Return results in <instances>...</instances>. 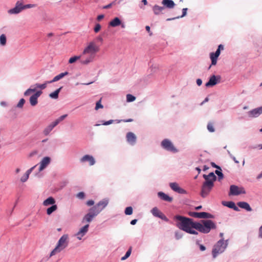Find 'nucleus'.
Returning <instances> with one entry per match:
<instances>
[{
  "mask_svg": "<svg viewBox=\"0 0 262 262\" xmlns=\"http://www.w3.org/2000/svg\"><path fill=\"white\" fill-rule=\"evenodd\" d=\"M203 178L205 181L203 183L200 195L201 196L205 198H206L209 192L211 191L214 186V182L217 180L220 182L224 178V175L222 172L217 174V176L215 174L214 172H210L208 174H204Z\"/></svg>",
  "mask_w": 262,
  "mask_h": 262,
  "instance_id": "obj_1",
  "label": "nucleus"
},
{
  "mask_svg": "<svg viewBox=\"0 0 262 262\" xmlns=\"http://www.w3.org/2000/svg\"><path fill=\"white\" fill-rule=\"evenodd\" d=\"M176 222V226L181 230L192 235H198L199 233L195 230L196 221L192 218H189L181 215H176L174 216Z\"/></svg>",
  "mask_w": 262,
  "mask_h": 262,
  "instance_id": "obj_2",
  "label": "nucleus"
},
{
  "mask_svg": "<svg viewBox=\"0 0 262 262\" xmlns=\"http://www.w3.org/2000/svg\"><path fill=\"white\" fill-rule=\"evenodd\" d=\"M99 51V48L94 41L89 43L88 46L84 48L81 54V63L83 64H88L92 62L96 54Z\"/></svg>",
  "mask_w": 262,
  "mask_h": 262,
  "instance_id": "obj_3",
  "label": "nucleus"
},
{
  "mask_svg": "<svg viewBox=\"0 0 262 262\" xmlns=\"http://www.w3.org/2000/svg\"><path fill=\"white\" fill-rule=\"evenodd\" d=\"M108 204V201L103 200L89 210V212L84 215L82 222L90 223L97 216Z\"/></svg>",
  "mask_w": 262,
  "mask_h": 262,
  "instance_id": "obj_4",
  "label": "nucleus"
},
{
  "mask_svg": "<svg viewBox=\"0 0 262 262\" xmlns=\"http://www.w3.org/2000/svg\"><path fill=\"white\" fill-rule=\"evenodd\" d=\"M195 230L204 234H207L211 230L216 228L215 223L211 220H202L200 222H196Z\"/></svg>",
  "mask_w": 262,
  "mask_h": 262,
  "instance_id": "obj_5",
  "label": "nucleus"
},
{
  "mask_svg": "<svg viewBox=\"0 0 262 262\" xmlns=\"http://www.w3.org/2000/svg\"><path fill=\"white\" fill-rule=\"evenodd\" d=\"M228 244V239L225 241L221 238L213 246L212 250V258H215L219 254L222 253L226 249Z\"/></svg>",
  "mask_w": 262,
  "mask_h": 262,
  "instance_id": "obj_6",
  "label": "nucleus"
},
{
  "mask_svg": "<svg viewBox=\"0 0 262 262\" xmlns=\"http://www.w3.org/2000/svg\"><path fill=\"white\" fill-rule=\"evenodd\" d=\"M68 245V235L67 234L63 235L59 239L56 247L52 250L50 253V256H53L56 254L59 253L62 250L65 249Z\"/></svg>",
  "mask_w": 262,
  "mask_h": 262,
  "instance_id": "obj_7",
  "label": "nucleus"
},
{
  "mask_svg": "<svg viewBox=\"0 0 262 262\" xmlns=\"http://www.w3.org/2000/svg\"><path fill=\"white\" fill-rule=\"evenodd\" d=\"M161 146L164 149L174 154L177 153L179 151L171 141L168 139H163L161 142Z\"/></svg>",
  "mask_w": 262,
  "mask_h": 262,
  "instance_id": "obj_8",
  "label": "nucleus"
},
{
  "mask_svg": "<svg viewBox=\"0 0 262 262\" xmlns=\"http://www.w3.org/2000/svg\"><path fill=\"white\" fill-rule=\"evenodd\" d=\"M188 214L191 216L197 219H213L215 218L214 215L207 212H195V211H189L188 212Z\"/></svg>",
  "mask_w": 262,
  "mask_h": 262,
  "instance_id": "obj_9",
  "label": "nucleus"
},
{
  "mask_svg": "<svg viewBox=\"0 0 262 262\" xmlns=\"http://www.w3.org/2000/svg\"><path fill=\"white\" fill-rule=\"evenodd\" d=\"M222 77L220 75H211L208 78V80L205 84L206 88H212L221 83Z\"/></svg>",
  "mask_w": 262,
  "mask_h": 262,
  "instance_id": "obj_10",
  "label": "nucleus"
},
{
  "mask_svg": "<svg viewBox=\"0 0 262 262\" xmlns=\"http://www.w3.org/2000/svg\"><path fill=\"white\" fill-rule=\"evenodd\" d=\"M246 190L243 187H238L233 184L230 186L228 195L229 196H238L240 194H246Z\"/></svg>",
  "mask_w": 262,
  "mask_h": 262,
  "instance_id": "obj_11",
  "label": "nucleus"
},
{
  "mask_svg": "<svg viewBox=\"0 0 262 262\" xmlns=\"http://www.w3.org/2000/svg\"><path fill=\"white\" fill-rule=\"evenodd\" d=\"M48 81L46 82L43 84H39L36 83L33 85L31 86V87L27 90L24 93V95L25 96H27L30 95L32 93L35 92L36 91V89H40L41 90L45 89L47 87V85Z\"/></svg>",
  "mask_w": 262,
  "mask_h": 262,
  "instance_id": "obj_12",
  "label": "nucleus"
},
{
  "mask_svg": "<svg viewBox=\"0 0 262 262\" xmlns=\"http://www.w3.org/2000/svg\"><path fill=\"white\" fill-rule=\"evenodd\" d=\"M126 140L129 145L134 146L137 143V136L134 133L129 132L126 135Z\"/></svg>",
  "mask_w": 262,
  "mask_h": 262,
  "instance_id": "obj_13",
  "label": "nucleus"
},
{
  "mask_svg": "<svg viewBox=\"0 0 262 262\" xmlns=\"http://www.w3.org/2000/svg\"><path fill=\"white\" fill-rule=\"evenodd\" d=\"M248 114L249 117L256 118L262 114V106L255 108L249 111Z\"/></svg>",
  "mask_w": 262,
  "mask_h": 262,
  "instance_id": "obj_14",
  "label": "nucleus"
},
{
  "mask_svg": "<svg viewBox=\"0 0 262 262\" xmlns=\"http://www.w3.org/2000/svg\"><path fill=\"white\" fill-rule=\"evenodd\" d=\"M157 196L161 200L170 203L173 200V198L172 196L163 191L158 192Z\"/></svg>",
  "mask_w": 262,
  "mask_h": 262,
  "instance_id": "obj_15",
  "label": "nucleus"
},
{
  "mask_svg": "<svg viewBox=\"0 0 262 262\" xmlns=\"http://www.w3.org/2000/svg\"><path fill=\"white\" fill-rule=\"evenodd\" d=\"M222 204L223 206H226L230 209H232L235 211L238 212V211H240V209H239V208L237 207V206L236 205L235 203L232 201H223L222 202Z\"/></svg>",
  "mask_w": 262,
  "mask_h": 262,
  "instance_id": "obj_16",
  "label": "nucleus"
},
{
  "mask_svg": "<svg viewBox=\"0 0 262 262\" xmlns=\"http://www.w3.org/2000/svg\"><path fill=\"white\" fill-rule=\"evenodd\" d=\"M23 10V4L19 1L17 2L15 7L8 11V13L11 14H18Z\"/></svg>",
  "mask_w": 262,
  "mask_h": 262,
  "instance_id": "obj_17",
  "label": "nucleus"
},
{
  "mask_svg": "<svg viewBox=\"0 0 262 262\" xmlns=\"http://www.w3.org/2000/svg\"><path fill=\"white\" fill-rule=\"evenodd\" d=\"M42 93V92L41 91H37L30 97L29 101L30 104L32 106H35L37 104L38 98L41 95Z\"/></svg>",
  "mask_w": 262,
  "mask_h": 262,
  "instance_id": "obj_18",
  "label": "nucleus"
},
{
  "mask_svg": "<svg viewBox=\"0 0 262 262\" xmlns=\"http://www.w3.org/2000/svg\"><path fill=\"white\" fill-rule=\"evenodd\" d=\"M89 227V225L86 224L80 229L79 231L76 234V236L78 239H81L82 237L87 233Z\"/></svg>",
  "mask_w": 262,
  "mask_h": 262,
  "instance_id": "obj_19",
  "label": "nucleus"
},
{
  "mask_svg": "<svg viewBox=\"0 0 262 262\" xmlns=\"http://www.w3.org/2000/svg\"><path fill=\"white\" fill-rule=\"evenodd\" d=\"M80 161L81 163L88 162L90 166H92L95 163V161L93 157L89 155H86L83 156L80 159Z\"/></svg>",
  "mask_w": 262,
  "mask_h": 262,
  "instance_id": "obj_20",
  "label": "nucleus"
},
{
  "mask_svg": "<svg viewBox=\"0 0 262 262\" xmlns=\"http://www.w3.org/2000/svg\"><path fill=\"white\" fill-rule=\"evenodd\" d=\"M237 205L238 208L244 209L247 211L250 212L252 211V209L249 204L247 202L239 201L237 203Z\"/></svg>",
  "mask_w": 262,
  "mask_h": 262,
  "instance_id": "obj_21",
  "label": "nucleus"
},
{
  "mask_svg": "<svg viewBox=\"0 0 262 262\" xmlns=\"http://www.w3.org/2000/svg\"><path fill=\"white\" fill-rule=\"evenodd\" d=\"M51 159L48 157H44L40 162V166L39 171H41L43 170L50 163Z\"/></svg>",
  "mask_w": 262,
  "mask_h": 262,
  "instance_id": "obj_22",
  "label": "nucleus"
},
{
  "mask_svg": "<svg viewBox=\"0 0 262 262\" xmlns=\"http://www.w3.org/2000/svg\"><path fill=\"white\" fill-rule=\"evenodd\" d=\"M161 4L164 8L171 9L174 7L176 4L173 0H162Z\"/></svg>",
  "mask_w": 262,
  "mask_h": 262,
  "instance_id": "obj_23",
  "label": "nucleus"
},
{
  "mask_svg": "<svg viewBox=\"0 0 262 262\" xmlns=\"http://www.w3.org/2000/svg\"><path fill=\"white\" fill-rule=\"evenodd\" d=\"M219 56L214 52H212L209 53V58L211 60V66H215L217 64Z\"/></svg>",
  "mask_w": 262,
  "mask_h": 262,
  "instance_id": "obj_24",
  "label": "nucleus"
},
{
  "mask_svg": "<svg viewBox=\"0 0 262 262\" xmlns=\"http://www.w3.org/2000/svg\"><path fill=\"white\" fill-rule=\"evenodd\" d=\"M187 8H183L182 10V15L180 16H178L177 17H172V18H168L166 19V21H171L173 20H175L176 19H179L181 18H183L187 15V11H188Z\"/></svg>",
  "mask_w": 262,
  "mask_h": 262,
  "instance_id": "obj_25",
  "label": "nucleus"
},
{
  "mask_svg": "<svg viewBox=\"0 0 262 262\" xmlns=\"http://www.w3.org/2000/svg\"><path fill=\"white\" fill-rule=\"evenodd\" d=\"M36 166V165L34 166L33 167H31L29 169H28L25 173V174L21 177L20 178V181L22 182H25L27 181V180L29 178L30 174L32 172L33 170L34 169V168Z\"/></svg>",
  "mask_w": 262,
  "mask_h": 262,
  "instance_id": "obj_26",
  "label": "nucleus"
},
{
  "mask_svg": "<svg viewBox=\"0 0 262 262\" xmlns=\"http://www.w3.org/2000/svg\"><path fill=\"white\" fill-rule=\"evenodd\" d=\"M164 9L165 8L163 6H160L158 5H155L152 7V11L154 12V13L156 15H159Z\"/></svg>",
  "mask_w": 262,
  "mask_h": 262,
  "instance_id": "obj_27",
  "label": "nucleus"
},
{
  "mask_svg": "<svg viewBox=\"0 0 262 262\" xmlns=\"http://www.w3.org/2000/svg\"><path fill=\"white\" fill-rule=\"evenodd\" d=\"M68 74V72H64V73H61L59 74V75L56 76L53 79V80H52L50 81H48V83H52V82H55V81H57L59 80L60 79H61V78H62L66 75H67Z\"/></svg>",
  "mask_w": 262,
  "mask_h": 262,
  "instance_id": "obj_28",
  "label": "nucleus"
},
{
  "mask_svg": "<svg viewBox=\"0 0 262 262\" xmlns=\"http://www.w3.org/2000/svg\"><path fill=\"white\" fill-rule=\"evenodd\" d=\"M150 212L153 216L158 218L160 217L161 214L162 213V212L157 207H154L150 210Z\"/></svg>",
  "mask_w": 262,
  "mask_h": 262,
  "instance_id": "obj_29",
  "label": "nucleus"
},
{
  "mask_svg": "<svg viewBox=\"0 0 262 262\" xmlns=\"http://www.w3.org/2000/svg\"><path fill=\"white\" fill-rule=\"evenodd\" d=\"M55 202V201L53 198L49 197L43 201V205L46 206L50 205H54Z\"/></svg>",
  "mask_w": 262,
  "mask_h": 262,
  "instance_id": "obj_30",
  "label": "nucleus"
},
{
  "mask_svg": "<svg viewBox=\"0 0 262 262\" xmlns=\"http://www.w3.org/2000/svg\"><path fill=\"white\" fill-rule=\"evenodd\" d=\"M132 247L129 246L128 249H127V251L126 252L125 254H124V255L121 258V260H124L126 259L127 258H128L130 256V255L132 253Z\"/></svg>",
  "mask_w": 262,
  "mask_h": 262,
  "instance_id": "obj_31",
  "label": "nucleus"
},
{
  "mask_svg": "<svg viewBox=\"0 0 262 262\" xmlns=\"http://www.w3.org/2000/svg\"><path fill=\"white\" fill-rule=\"evenodd\" d=\"M61 89L62 87L59 88V89L55 91L54 92L50 94L49 96L53 99H57L58 97V94Z\"/></svg>",
  "mask_w": 262,
  "mask_h": 262,
  "instance_id": "obj_32",
  "label": "nucleus"
},
{
  "mask_svg": "<svg viewBox=\"0 0 262 262\" xmlns=\"http://www.w3.org/2000/svg\"><path fill=\"white\" fill-rule=\"evenodd\" d=\"M169 187L174 191L177 192L180 187L177 182H171L169 183Z\"/></svg>",
  "mask_w": 262,
  "mask_h": 262,
  "instance_id": "obj_33",
  "label": "nucleus"
},
{
  "mask_svg": "<svg viewBox=\"0 0 262 262\" xmlns=\"http://www.w3.org/2000/svg\"><path fill=\"white\" fill-rule=\"evenodd\" d=\"M57 209V206L56 205H53L50 207L48 208L47 210V214L51 215L54 211Z\"/></svg>",
  "mask_w": 262,
  "mask_h": 262,
  "instance_id": "obj_34",
  "label": "nucleus"
},
{
  "mask_svg": "<svg viewBox=\"0 0 262 262\" xmlns=\"http://www.w3.org/2000/svg\"><path fill=\"white\" fill-rule=\"evenodd\" d=\"M121 26L122 28H125V24L119 17H116V27Z\"/></svg>",
  "mask_w": 262,
  "mask_h": 262,
  "instance_id": "obj_35",
  "label": "nucleus"
},
{
  "mask_svg": "<svg viewBox=\"0 0 262 262\" xmlns=\"http://www.w3.org/2000/svg\"><path fill=\"white\" fill-rule=\"evenodd\" d=\"M136 99V97L130 94H127L126 95V102H134Z\"/></svg>",
  "mask_w": 262,
  "mask_h": 262,
  "instance_id": "obj_36",
  "label": "nucleus"
},
{
  "mask_svg": "<svg viewBox=\"0 0 262 262\" xmlns=\"http://www.w3.org/2000/svg\"><path fill=\"white\" fill-rule=\"evenodd\" d=\"M224 46L223 44H220L218 45L217 49L215 52H214L216 54L220 56L221 53V51L224 50Z\"/></svg>",
  "mask_w": 262,
  "mask_h": 262,
  "instance_id": "obj_37",
  "label": "nucleus"
},
{
  "mask_svg": "<svg viewBox=\"0 0 262 262\" xmlns=\"http://www.w3.org/2000/svg\"><path fill=\"white\" fill-rule=\"evenodd\" d=\"M133 213V208L132 206H128L125 208L124 213L125 215H130Z\"/></svg>",
  "mask_w": 262,
  "mask_h": 262,
  "instance_id": "obj_38",
  "label": "nucleus"
},
{
  "mask_svg": "<svg viewBox=\"0 0 262 262\" xmlns=\"http://www.w3.org/2000/svg\"><path fill=\"white\" fill-rule=\"evenodd\" d=\"M183 236V233L180 231H176L174 232V237L176 239L179 240L181 239Z\"/></svg>",
  "mask_w": 262,
  "mask_h": 262,
  "instance_id": "obj_39",
  "label": "nucleus"
},
{
  "mask_svg": "<svg viewBox=\"0 0 262 262\" xmlns=\"http://www.w3.org/2000/svg\"><path fill=\"white\" fill-rule=\"evenodd\" d=\"M78 59L80 60V62H81V57L80 56H75L72 57H71L69 59V62L70 63H73L75 62L76 61H77Z\"/></svg>",
  "mask_w": 262,
  "mask_h": 262,
  "instance_id": "obj_40",
  "label": "nucleus"
},
{
  "mask_svg": "<svg viewBox=\"0 0 262 262\" xmlns=\"http://www.w3.org/2000/svg\"><path fill=\"white\" fill-rule=\"evenodd\" d=\"M6 36L5 34H2L0 36V44L2 46H5L6 44Z\"/></svg>",
  "mask_w": 262,
  "mask_h": 262,
  "instance_id": "obj_41",
  "label": "nucleus"
},
{
  "mask_svg": "<svg viewBox=\"0 0 262 262\" xmlns=\"http://www.w3.org/2000/svg\"><path fill=\"white\" fill-rule=\"evenodd\" d=\"M53 127H52V126L51 124H50L44 129L43 134L46 136L48 135L50 133V132L53 129Z\"/></svg>",
  "mask_w": 262,
  "mask_h": 262,
  "instance_id": "obj_42",
  "label": "nucleus"
},
{
  "mask_svg": "<svg viewBox=\"0 0 262 262\" xmlns=\"http://www.w3.org/2000/svg\"><path fill=\"white\" fill-rule=\"evenodd\" d=\"M207 128L208 130L210 133H213L215 131L214 127L213 125H212V124L211 123H208Z\"/></svg>",
  "mask_w": 262,
  "mask_h": 262,
  "instance_id": "obj_43",
  "label": "nucleus"
},
{
  "mask_svg": "<svg viewBox=\"0 0 262 262\" xmlns=\"http://www.w3.org/2000/svg\"><path fill=\"white\" fill-rule=\"evenodd\" d=\"M196 244L199 247V249L201 251H204L206 250V247L204 245L201 244L200 243L199 241H198V240L196 241Z\"/></svg>",
  "mask_w": 262,
  "mask_h": 262,
  "instance_id": "obj_44",
  "label": "nucleus"
},
{
  "mask_svg": "<svg viewBox=\"0 0 262 262\" xmlns=\"http://www.w3.org/2000/svg\"><path fill=\"white\" fill-rule=\"evenodd\" d=\"M158 69V66L157 64H151L150 67V70L151 73L156 72Z\"/></svg>",
  "mask_w": 262,
  "mask_h": 262,
  "instance_id": "obj_45",
  "label": "nucleus"
},
{
  "mask_svg": "<svg viewBox=\"0 0 262 262\" xmlns=\"http://www.w3.org/2000/svg\"><path fill=\"white\" fill-rule=\"evenodd\" d=\"M101 98L96 102L95 110H98L99 108H102L103 106L101 104Z\"/></svg>",
  "mask_w": 262,
  "mask_h": 262,
  "instance_id": "obj_46",
  "label": "nucleus"
},
{
  "mask_svg": "<svg viewBox=\"0 0 262 262\" xmlns=\"http://www.w3.org/2000/svg\"><path fill=\"white\" fill-rule=\"evenodd\" d=\"M25 103V100L24 98H21L20 99L19 101L17 104V107L19 108L23 107L24 104Z\"/></svg>",
  "mask_w": 262,
  "mask_h": 262,
  "instance_id": "obj_47",
  "label": "nucleus"
},
{
  "mask_svg": "<svg viewBox=\"0 0 262 262\" xmlns=\"http://www.w3.org/2000/svg\"><path fill=\"white\" fill-rule=\"evenodd\" d=\"M159 218L166 222H168L169 221L168 217L162 212Z\"/></svg>",
  "mask_w": 262,
  "mask_h": 262,
  "instance_id": "obj_48",
  "label": "nucleus"
},
{
  "mask_svg": "<svg viewBox=\"0 0 262 262\" xmlns=\"http://www.w3.org/2000/svg\"><path fill=\"white\" fill-rule=\"evenodd\" d=\"M122 121L124 122H130L133 121V119H131V118L127 119H123V120L116 119V123H119L121 122V121Z\"/></svg>",
  "mask_w": 262,
  "mask_h": 262,
  "instance_id": "obj_49",
  "label": "nucleus"
},
{
  "mask_svg": "<svg viewBox=\"0 0 262 262\" xmlns=\"http://www.w3.org/2000/svg\"><path fill=\"white\" fill-rule=\"evenodd\" d=\"M101 124L104 125H107L112 124L114 122V120H110L107 121H101Z\"/></svg>",
  "mask_w": 262,
  "mask_h": 262,
  "instance_id": "obj_50",
  "label": "nucleus"
},
{
  "mask_svg": "<svg viewBox=\"0 0 262 262\" xmlns=\"http://www.w3.org/2000/svg\"><path fill=\"white\" fill-rule=\"evenodd\" d=\"M76 196L80 199H83L85 197V194L83 192H80L77 194Z\"/></svg>",
  "mask_w": 262,
  "mask_h": 262,
  "instance_id": "obj_51",
  "label": "nucleus"
},
{
  "mask_svg": "<svg viewBox=\"0 0 262 262\" xmlns=\"http://www.w3.org/2000/svg\"><path fill=\"white\" fill-rule=\"evenodd\" d=\"M222 172H223V171H222L221 167L217 166V168L216 169V170H215L214 173H215V174L217 175L219 173H221Z\"/></svg>",
  "mask_w": 262,
  "mask_h": 262,
  "instance_id": "obj_52",
  "label": "nucleus"
},
{
  "mask_svg": "<svg viewBox=\"0 0 262 262\" xmlns=\"http://www.w3.org/2000/svg\"><path fill=\"white\" fill-rule=\"evenodd\" d=\"M101 29V26L100 24H97L96 25L95 28H94V31L96 33L98 32Z\"/></svg>",
  "mask_w": 262,
  "mask_h": 262,
  "instance_id": "obj_53",
  "label": "nucleus"
},
{
  "mask_svg": "<svg viewBox=\"0 0 262 262\" xmlns=\"http://www.w3.org/2000/svg\"><path fill=\"white\" fill-rule=\"evenodd\" d=\"M177 193L180 194H186L187 191L183 188H181V187L179 188L178 191H177Z\"/></svg>",
  "mask_w": 262,
  "mask_h": 262,
  "instance_id": "obj_54",
  "label": "nucleus"
},
{
  "mask_svg": "<svg viewBox=\"0 0 262 262\" xmlns=\"http://www.w3.org/2000/svg\"><path fill=\"white\" fill-rule=\"evenodd\" d=\"M60 122V121H59V120L58 119H57L55 121L53 122L52 123H51L50 124L52 126V127L54 128V127H55Z\"/></svg>",
  "mask_w": 262,
  "mask_h": 262,
  "instance_id": "obj_55",
  "label": "nucleus"
},
{
  "mask_svg": "<svg viewBox=\"0 0 262 262\" xmlns=\"http://www.w3.org/2000/svg\"><path fill=\"white\" fill-rule=\"evenodd\" d=\"M145 30L149 33V36H151L152 35V33L151 32L150 28L149 26H145Z\"/></svg>",
  "mask_w": 262,
  "mask_h": 262,
  "instance_id": "obj_56",
  "label": "nucleus"
},
{
  "mask_svg": "<svg viewBox=\"0 0 262 262\" xmlns=\"http://www.w3.org/2000/svg\"><path fill=\"white\" fill-rule=\"evenodd\" d=\"M196 84L200 86L202 84V80L201 78H198L196 80Z\"/></svg>",
  "mask_w": 262,
  "mask_h": 262,
  "instance_id": "obj_57",
  "label": "nucleus"
},
{
  "mask_svg": "<svg viewBox=\"0 0 262 262\" xmlns=\"http://www.w3.org/2000/svg\"><path fill=\"white\" fill-rule=\"evenodd\" d=\"M251 148L253 149L258 148L259 149H262V144L251 146Z\"/></svg>",
  "mask_w": 262,
  "mask_h": 262,
  "instance_id": "obj_58",
  "label": "nucleus"
},
{
  "mask_svg": "<svg viewBox=\"0 0 262 262\" xmlns=\"http://www.w3.org/2000/svg\"><path fill=\"white\" fill-rule=\"evenodd\" d=\"M86 204L88 206H91L94 204V201L93 200H89L86 202Z\"/></svg>",
  "mask_w": 262,
  "mask_h": 262,
  "instance_id": "obj_59",
  "label": "nucleus"
},
{
  "mask_svg": "<svg viewBox=\"0 0 262 262\" xmlns=\"http://www.w3.org/2000/svg\"><path fill=\"white\" fill-rule=\"evenodd\" d=\"M67 114H65V115H62L60 117H59L58 118V119L59 120V121L60 122L62 121L63 120H64L67 117Z\"/></svg>",
  "mask_w": 262,
  "mask_h": 262,
  "instance_id": "obj_60",
  "label": "nucleus"
},
{
  "mask_svg": "<svg viewBox=\"0 0 262 262\" xmlns=\"http://www.w3.org/2000/svg\"><path fill=\"white\" fill-rule=\"evenodd\" d=\"M230 158L234 161V162L235 163H236V164H238L239 163V161L236 160V159L235 158V157L233 155H230Z\"/></svg>",
  "mask_w": 262,
  "mask_h": 262,
  "instance_id": "obj_61",
  "label": "nucleus"
},
{
  "mask_svg": "<svg viewBox=\"0 0 262 262\" xmlns=\"http://www.w3.org/2000/svg\"><path fill=\"white\" fill-rule=\"evenodd\" d=\"M104 17V15L103 14L99 15L97 17V20L98 21H100L101 19H102Z\"/></svg>",
  "mask_w": 262,
  "mask_h": 262,
  "instance_id": "obj_62",
  "label": "nucleus"
},
{
  "mask_svg": "<svg viewBox=\"0 0 262 262\" xmlns=\"http://www.w3.org/2000/svg\"><path fill=\"white\" fill-rule=\"evenodd\" d=\"M138 221V219H134V220H132L130 222V224L132 225H135L136 224L137 222Z\"/></svg>",
  "mask_w": 262,
  "mask_h": 262,
  "instance_id": "obj_63",
  "label": "nucleus"
},
{
  "mask_svg": "<svg viewBox=\"0 0 262 262\" xmlns=\"http://www.w3.org/2000/svg\"><path fill=\"white\" fill-rule=\"evenodd\" d=\"M259 237L262 238V225L259 229Z\"/></svg>",
  "mask_w": 262,
  "mask_h": 262,
  "instance_id": "obj_64",
  "label": "nucleus"
}]
</instances>
